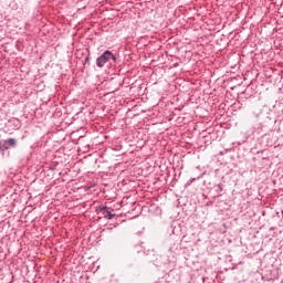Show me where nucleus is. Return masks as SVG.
<instances>
[{"mask_svg":"<svg viewBox=\"0 0 283 283\" xmlns=\"http://www.w3.org/2000/svg\"><path fill=\"white\" fill-rule=\"evenodd\" d=\"M109 61H113V63H116L118 61V57H116V55H114V53H112V51L106 50V51H104V53L102 55H99L96 59V65L98 67H105V64L109 63Z\"/></svg>","mask_w":283,"mask_h":283,"instance_id":"1","label":"nucleus"},{"mask_svg":"<svg viewBox=\"0 0 283 283\" xmlns=\"http://www.w3.org/2000/svg\"><path fill=\"white\" fill-rule=\"evenodd\" d=\"M98 216H102V218H105V220H112V218H116V213L112 212L109 210V207L106 206H99L97 208Z\"/></svg>","mask_w":283,"mask_h":283,"instance_id":"2","label":"nucleus"},{"mask_svg":"<svg viewBox=\"0 0 283 283\" xmlns=\"http://www.w3.org/2000/svg\"><path fill=\"white\" fill-rule=\"evenodd\" d=\"M6 147H14V145H17V139L14 138H9L7 140L3 142Z\"/></svg>","mask_w":283,"mask_h":283,"instance_id":"3","label":"nucleus"},{"mask_svg":"<svg viewBox=\"0 0 283 283\" xmlns=\"http://www.w3.org/2000/svg\"><path fill=\"white\" fill-rule=\"evenodd\" d=\"M9 146H6L4 142H0V151L3 154V151H8Z\"/></svg>","mask_w":283,"mask_h":283,"instance_id":"4","label":"nucleus"},{"mask_svg":"<svg viewBox=\"0 0 283 283\" xmlns=\"http://www.w3.org/2000/svg\"><path fill=\"white\" fill-rule=\"evenodd\" d=\"M196 178H191L188 182V185H191V182H195Z\"/></svg>","mask_w":283,"mask_h":283,"instance_id":"5","label":"nucleus"},{"mask_svg":"<svg viewBox=\"0 0 283 283\" xmlns=\"http://www.w3.org/2000/svg\"><path fill=\"white\" fill-rule=\"evenodd\" d=\"M218 191H222V185H218Z\"/></svg>","mask_w":283,"mask_h":283,"instance_id":"6","label":"nucleus"},{"mask_svg":"<svg viewBox=\"0 0 283 283\" xmlns=\"http://www.w3.org/2000/svg\"><path fill=\"white\" fill-rule=\"evenodd\" d=\"M85 61H90V57H86Z\"/></svg>","mask_w":283,"mask_h":283,"instance_id":"7","label":"nucleus"}]
</instances>
